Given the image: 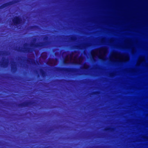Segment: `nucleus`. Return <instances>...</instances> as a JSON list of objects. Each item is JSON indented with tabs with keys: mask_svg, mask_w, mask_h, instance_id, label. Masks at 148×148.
Wrapping results in <instances>:
<instances>
[{
	"mask_svg": "<svg viewBox=\"0 0 148 148\" xmlns=\"http://www.w3.org/2000/svg\"><path fill=\"white\" fill-rule=\"evenodd\" d=\"M78 53L77 52L67 55L64 60L65 64L71 63L81 64L84 58L82 57H78Z\"/></svg>",
	"mask_w": 148,
	"mask_h": 148,
	"instance_id": "nucleus-1",
	"label": "nucleus"
},
{
	"mask_svg": "<svg viewBox=\"0 0 148 148\" xmlns=\"http://www.w3.org/2000/svg\"><path fill=\"white\" fill-rule=\"evenodd\" d=\"M129 60V57L127 55L117 53H112L109 58L110 61L113 62H122Z\"/></svg>",
	"mask_w": 148,
	"mask_h": 148,
	"instance_id": "nucleus-2",
	"label": "nucleus"
},
{
	"mask_svg": "<svg viewBox=\"0 0 148 148\" xmlns=\"http://www.w3.org/2000/svg\"><path fill=\"white\" fill-rule=\"evenodd\" d=\"M107 53V50L105 48H101L92 51L91 55L93 60L97 58L103 60H106V56Z\"/></svg>",
	"mask_w": 148,
	"mask_h": 148,
	"instance_id": "nucleus-3",
	"label": "nucleus"
},
{
	"mask_svg": "<svg viewBox=\"0 0 148 148\" xmlns=\"http://www.w3.org/2000/svg\"><path fill=\"white\" fill-rule=\"evenodd\" d=\"M13 22L14 24L16 25L22 23L20 19L18 17H16L14 18V19L13 20Z\"/></svg>",
	"mask_w": 148,
	"mask_h": 148,
	"instance_id": "nucleus-4",
	"label": "nucleus"
},
{
	"mask_svg": "<svg viewBox=\"0 0 148 148\" xmlns=\"http://www.w3.org/2000/svg\"><path fill=\"white\" fill-rule=\"evenodd\" d=\"M57 60H50L47 62V64L51 66L55 65L57 64Z\"/></svg>",
	"mask_w": 148,
	"mask_h": 148,
	"instance_id": "nucleus-5",
	"label": "nucleus"
},
{
	"mask_svg": "<svg viewBox=\"0 0 148 148\" xmlns=\"http://www.w3.org/2000/svg\"><path fill=\"white\" fill-rule=\"evenodd\" d=\"M145 60L144 57H142L140 58L137 62V65H140L143 63L145 62Z\"/></svg>",
	"mask_w": 148,
	"mask_h": 148,
	"instance_id": "nucleus-6",
	"label": "nucleus"
},
{
	"mask_svg": "<svg viewBox=\"0 0 148 148\" xmlns=\"http://www.w3.org/2000/svg\"><path fill=\"white\" fill-rule=\"evenodd\" d=\"M132 44L130 41H128L127 43L126 48H130L132 47Z\"/></svg>",
	"mask_w": 148,
	"mask_h": 148,
	"instance_id": "nucleus-7",
	"label": "nucleus"
},
{
	"mask_svg": "<svg viewBox=\"0 0 148 148\" xmlns=\"http://www.w3.org/2000/svg\"><path fill=\"white\" fill-rule=\"evenodd\" d=\"M47 55L46 53H43L41 55V57L45 59L46 58Z\"/></svg>",
	"mask_w": 148,
	"mask_h": 148,
	"instance_id": "nucleus-8",
	"label": "nucleus"
},
{
	"mask_svg": "<svg viewBox=\"0 0 148 148\" xmlns=\"http://www.w3.org/2000/svg\"><path fill=\"white\" fill-rule=\"evenodd\" d=\"M8 5H9V4L8 3L6 4H4L3 6V7H2V8H5V7H6L7 6H8Z\"/></svg>",
	"mask_w": 148,
	"mask_h": 148,
	"instance_id": "nucleus-9",
	"label": "nucleus"
},
{
	"mask_svg": "<svg viewBox=\"0 0 148 148\" xmlns=\"http://www.w3.org/2000/svg\"><path fill=\"white\" fill-rule=\"evenodd\" d=\"M85 68H88L87 66H86L85 67H84Z\"/></svg>",
	"mask_w": 148,
	"mask_h": 148,
	"instance_id": "nucleus-10",
	"label": "nucleus"
}]
</instances>
